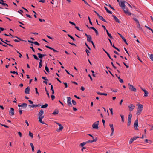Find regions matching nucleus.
Returning a JSON list of instances; mask_svg holds the SVG:
<instances>
[{
    "instance_id": "f257e3e1",
    "label": "nucleus",
    "mask_w": 153,
    "mask_h": 153,
    "mask_svg": "<svg viewBox=\"0 0 153 153\" xmlns=\"http://www.w3.org/2000/svg\"><path fill=\"white\" fill-rule=\"evenodd\" d=\"M137 106H138V108L136 114L138 116L140 115L141 113L143 110V106L142 105L140 104H137Z\"/></svg>"
},
{
    "instance_id": "f03ea898",
    "label": "nucleus",
    "mask_w": 153,
    "mask_h": 153,
    "mask_svg": "<svg viewBox=\"0 0 153 153\" xmlns=\"http://www.w3.org/2000/svg\"><path fill=\"white\" fill-rule=\"evenodd\" d=\"M131 118L132 114L131 113H130L129 115L128 116L127 123V126H129L131 124Z\"/></svg>"
},
{
    "instance_id": "7ed1b4c3",
    "label": "nucleus",
    "mask_w": 153,
    "mask_h": 153,
    "mask_svg": "<svg viewBox=\"0 0 153 153\" xmlns=\"http://www.w3.org/2000/svg\"><path fill=\"white\" fill-rule=\"evenodd\" d=\"M128 85L129 86V89L131 91L136 92L137 91V90L135 88L134 86L130 84V83H128Z\"/></svg>"
},
{
    "instance_id": "20e7f679",
    "label": "nucleus",
    "mask_w": 153,
    "mask_h": 153,
    "mask_svg": "<svg viewBox=\"0 0 153 153\" xmlns=\"http://www.w3.org/2000/svg\"><path fill=\"white\" fill-rule=\"evenodd\" d=\"M99 124V121H97L94 123L92 125L93 128L95 129H98V125Z\"/></svg>"
},
{
    "instance_id": "39448f33",
    "label": "nucleus",
    "mask_w": 153,
    "mask_h": 153,
    "mask_svg": "<svg viewBox=\"0 0 153 153\" xmlns=\"http://www.w3.org/2000/svg\"><path fill=\"white\" fill-rule=\"evenodd\" d=\"M132 8V6L129 4L128 2H125V9L126 10H129L131 9Z\"/></svg>"
},
{
    "instance_id": "423d86ee",
    "label": "nucleus",
    "mask_w": 153,
    "mask_h": 153,
    "mask_svg": "<svg viewBox=\"0 0 153 153\" xmlns=\"http://www.w3.org/2000/svg\"><path fill=\"white\" fill-rule=\"evenodd\" d=\"M55 123L57 124L59 126V129H57L56 130V131L57 132H60L63 129V127L62 126V124H61L59 123L55 122Z\"/></svg>"
},
{
    "instance_id": "0eeeda50",
    "label": "nucleus",
    "mask_w": 153,
    "mask_h": 153,
    "mask_svg": "<svg viewBox=\"0 0 153 153\" xmlns=\"http://www.w3.org/2000/svg\"><path fill=\"white\" fill-rule=\"evenodd\" d=\"M125 2H126L125 1H123L119 3L120 6L121 7L123 10L125 9Z\"/></svg>"
},
{
    "instance_id": "6e6552de",
    "label": "nucleus",
    "mask_w": 153,
    "mask_h": 153,
    "mask_svg": "<svg viewBox=\"0 0 153 153\" xmlns=\"http://www.w3.org/2000/svg\"><path fill=\"white\" fill-rule=\"evenodd\" d=\"M67 104L68 106L69 107H72V104L71 102V98L70 97H67Z\"/></svg>"
},
{
    "instance_id": "1a4fd4ad",
    "label": "nucleus",
    "mask_w": 153,
    "mask_h": 153,
    "mask_svg": "<svg viewBox=\"0 0 153 153\" xmlns=\"http://www.w3.org/2000/svg\"><path fill=\"white\" fill-rule=\"evenodd\" d=\"M138 136H135L133 138H131L129 141V144H131L133 141L136 140L137 138H139Z\"/></svg>"
},
{
    "instance_id": "9d476101",
    "label": "nucleus",
    "mask_w": 153,
    "mask_h": 153,
    "mask_svg": "<svg viewBox=\"0 0 153 153\" xmlns=\"http://www.w3.org/2000/svg\"><path fill=\"white\" fill-rule=\"evenodd\" d=\"M14 109L12 108H10L9 111V114L11 115H13L14 114Z\"/></svg>"
},
{
    "instance_id": "9b49d317",
    "label": "nucleus",
    "mask_w": 153,
    "mask_h": 153,
    "mask_svg": "<svg viewBox=\"0 0 153 153\" xmlns=\"http://www.w3.org/2000/svg\"><path fill=\"white\" fill-rule=\"evenodd\" d=\"M44 114V111L43 110L41 109L40 111V112L38 114L39 117H44V116L43 115Z\"/></svg>"
},
{
    "instance_id": "f8f14e48",
    "label": "nucleus",
    "mask_w": 153,
    "mask_h": 153,
    "mask_svg": "<svg viewBox=\"0 0 153 153\" xmlns=\"http://www.w3.org/2000/svg\"><path fill=\"white\" fill-rule=\"evenodd\" d=\"M128 107L129 108V111H132L133 109L134 108L135 106L133 104H130L129 105H128Z\"/></svg>"
},
{
    "instance_id": "ddd939ff",
    "label": "nucleus",
    "mask_w": 153,
    "mask_h": 153,
    "mask_svg": "<svg viewBox=\"0 0 153 153\" xmlns=\"http://www.w3.org/2000/svg\"><path fill=\"white\" fill-rule=\"evenodd\" d=\"M112 16L113 17L114 19L116 22L119 23H121L120 21L118 19L115 15H112Z\"/></svg>"
},
{
    "instance_id": "4468645a",
    "label": "nucleus",
    "mask_w": 153,
    "mask_h": 153,
    "mask_svg": "<svg viewBox=\"0 0 153 153\" xmlns=\"http://www.w3.org/2000/svg\"><path fill=\"white\" fill-rule=\"evenodd\" d=\"M37 55L38 56V57L40 59H42L43 57L45 56H46V54H43L40 53H38Z\"/></svg>"
},
{
    "instance_id": "2eb2a0df",
    "label": "nucleus",
    "mask_w": 153,
    "mask_h": 153,
    "mask_svg": "<svg viewBox=\"0 0 153 153\" xmlns=\"http://www.w3.org/2000/svg\"><path fill=\"white\" fill-rule=\"evenodd\" d=\"M30 90V87L28 86L25 89V94H29V93Z\"/></svg>"
},
{
    "instance_id": "dca6fc26",
    "label": "nucleus",
    "mask_w": 153,
    "mask_h": 153,
    "mask_svg": "<svg viewBox=\"0 0 153 153\" xmlns=\"http://www.w3.org/2000/svg\"><path fill=\"white\" fill-rule=\"evenodd\" d=\"M44 117H39V122L42 124H45V123L44 121H43L42 120V119L44 118Z\"/></svg>"
},
{
    "instance_id": "f3484780",
    "label": "nucleus",
    "mask_w": 153,
    "mask_h": 153,
    "mask_svg": "<svg viewBox=\"0 0 153 153\" xmlns=\"http://www.w3.org/2000/svg\"><path fill=\"white\" fill-rule=\"evenodd\" d=\"M90 28L93 29L95 32L96 35L97 36L99 35V33L98 31L94 27H91Z\"/></svg>"
},
{
    "instance_id": "a211bd4d",
    "label": "nucleus",
    "mask_w": 153,
    "mask_h": 153,
    "mask_svg": "<svg viewBox=\"0 0 153 153\" xmlns=\"http://www.w3.org/2000/svg\"><path fill=\"white\" fill-rule=\"evenodd\" d=\"M59 113V110L58 109L56 108V109L53 113H52V114L54 115H57Z\"/></svg>"
},
{
    "instance_id": "6ab92c4d",
    "label": "nucleus",
    "mask_w": 153,
    "mask_h": 153,
    "mask_svg": "<svg viewBox=\"0 0 153 153\" xmlns=\"http://www.w3.org/2000/svg\"><path fill=\"white\" fill-rule=\"evenodd\" d=\"M138 126V119L137 118L135 121L134 123V127H137Z\"/></svg>"
},
{
    "instance_id": "aec40b11",
    "label": "nucleus",
    "mask_w": 153,
    "mask_h": 153,
    "mask_svg": "<svg viewBox=\"0 0 153 153\" xmlns=\"http://www.w3.org/2000/svg\"><path fill=\"white\" fill-rule=\"evenodd\" d=\"M87 40L88 42H91L93 41L91 40L92 39V38L91 37V36L89 35V36L87 37Z\"/></svg>"
},
{
    "instance_id": "412c9836",
    "label": "nucleus",
    "mask_w": 153,
    "mask_h": 153,
    "mask_svg": "<svg viewBox=\"0 0 153 153\" xmlns=\"http://www.w3.org/2000/svg\"><path fill=\"white\" fill-rule=\"evenodd\" d=\"M124 12L126 14H127L128 15H131V13L128 11V10H123Z\"/></svg>"
},
{
    "instance_id": "4be33fe9",
    "label": "nucleus",
    "mask_w": 153,
    "mask_h": 153,
    "mask_svg": "<svg viewBox=\"0 0 153 153\" xmlns=\"http://www.w3.org/2000/svg\"><path fill=\"white\" fill-rule=\"evenodd\" d=\"M0 40L3 43H5L7 45L10 46H11V47H13V46L11 44H8L7 43H6V42H4V41L3 40V39L2 38H0Z\"/></svg>"
},
{
    "instance_id": "5701e85b",
    "label": "nucleus",
    "mask_w": 153,
    "mask_h": 153,
    "mask_svg": "<svg viewBox=\"0 0 153 153\" xmlns=\"http://www.w3.org/2000/svg\"><path fill=\"white\" fill-rule=\"evenodd\" d=\"M115 75L116 76V77H117V78L119 79V81L120 82V83H123V80L122 79H121L120 76H118L116 74H115Z\"/></svg>"
},
{
    "instance_id": "b1692460",
    "label": "nucleus",
    "mask_w": 153,
    "mask_h": 153,
    "mask_svg": "<svg viewBox=\"0 0 153 153\" xmlns=\"http://www.w3.org/2000/svg\"><path fill=\"white\" fill-rule=\"evenodd\" d=\"M0 14L5 15H9V13L7 12H0Z\"/></svg>"
},
{
    "instance_id": "393cba45",
    "label": "nucleus",
    "mask_w": 153,
    "mask_h": 153,
    "mask_svg": "<svg viewBox=\"0 0 153 153\" xmlns=\"http://www.w3.org/2000/svg\"><path fill=\"white\" fill-rule=\"evenodd\" d=\"M106 31L107 32V34L108 35V36L111 39H113V37L112 36L111 34L109 33L108 31V30H106Z\"/></svg>"
},
{
    "instance_id": "a878e982",
    "label": "nucleus",
    "mask_w": 153,
    "mask_h": 153,
    "mask_svg": "<svg viewBox=\"0 0 153 153\" xmlns=\"http://www.w3.org/2000/svg\"><path fill=\"white\" fill-rule=\"evenodd\" d=\"M97 94L98 95H104L105 96H107V93H100L99 92H97Z\"/></svg>"
},
{
    "instance_id": "bb28decb",
    "label": "nucleus",
    "mask_w": 153,
    "mask_h": 153,
    "mask_svg": "<svg viewBox=\"0 0 153 153\" xmlns=\"http://www.w3.org/2000/svg\"><path fill=\"white\" fill-rule=\"evenodd\" d=\"M98 17L100 20H102L103 21H104L105 22H107V21L101 16H100V15L99 16H98Z\"/></svg>"
},
{
    "instance_id": "cd10ccee",
    "label": "nucleus",
    "mask_w": 153,
    "mask_h": 153,
    "mask_svg": "<svg viewBox=\"0 0 153 153\" xmlns=\"http://www.w3.org/2000/svg\"><path fill=\"white\" fill-rule=\"evenodd\" d=\"M67 35L71 39L74 41H76L75 39L72 36H71L69 34H68Z\"/></svg>"
},
{
    "instance_id": "c85d7f7f",
    "label": "nucleus",
    "mask_w": 153,
    "mask_h": 153,
    "mask_svg": "<svg viewBox=\"0 0 153 153\" xmlns=\"http://www.w3.org/2000/svg\"><path fill=\"white\" fill-rule=\"evenodd\" d=\"M0 4L2 5L3 6H6L7 7H8V5L6 4V3H4V2H1V1H0Z\"/></svg>"
},
{
    "instance_id": "c756f323",
    "label": "nucleus",
    "mask_w": 153,
    "mask_h": 153,
    "mask_svg": "<svg viewBox=\"0 0 153 153\" xmlns=\"http://www.w3.org/2000/svg\"><path fill=\"white\" fill-rule=\"evenodd\" d=\"M143 91L144 92V94H145L144 96V97L147 96L148 94V92L146 90L144 91Z\"/></svg>"
},
{
    "instance_id": "7c9ffc66",
    "label": "nucleus",
    "mask_w": 153,
    "mask_h": 153,
    "mask_svg": "<svg viewBox=\"0 0 153 153\" xmlns=\"http://www.w3.org/2000/svg\"><path fill=\"white\" fill-rule=\"evenodd\" d=\"M48 106V104L47 103L45 104V105H42L41 108H47Z\"/></svg>"
},
{
    "instance_id": "2f4dec72",
    "label": "nucleus",
    "mask_w": 153,
    "mask_h": 153,
    "mask_svg": "<svg viewBox=\"0 0 153 153\" xmlns=\"http://www.w3.org/2000/svg\"><path fill=\"white\" fill-rule=\"evenodd\" d=\"M30 146H31V148H32V151L33 152H34V146H33V144L32 143H30Z\"/></svg>"
},
{
    "instance_id": "473e14b6",
    "label": "nucleus",
    "mask_w": 153,
    "mask_h": 153,
    "mask_svg": "<svg viewBox=\"0 0 153 153\" xmlns=\"http://www.w3.org/2000/svg\"><path fill=\"white\" fill-rule=\"evenodd\" d=\"M33 56L34 59L36 60H38L39 58L37 57V56L35 54H33Z\"/></svg>"
},
{
    "instance_id": "72a5a7b5",
    "label": "nucleus",
    "mask_w": 153,
    "mask_h": 153,
    "mask_svg": "<svg viewBox=\"0 0 153 153\" xmlns=\"http://www.w3.org/2000/svg\"><path fill=\"white\" fill-rule=\"evenodd\" d=\"M28 106L29 107H32V108H33V107H37V105H29Z\"/></svg>"
},
{
    "instance_id": "f704fd0d",
    "label": "nucleus",
    "mask_w": 153,
    "mask_h": 153,
    "mask_svg": "<svg viewBox=\"0 0 153 153\" xmlns=\"http://www.w3.org/2000/svg\"><path fill=\"white\" fill-rule=\"evenodd\" d=\"M86 144V143H85V142H84L82 143H81L80 145L79 146L81 147H83L84 145H85V144Z\"/></svg>"
},
{
    "instance_id": "c9c22d12",
    "label": "nucleus",
    "mask_w": 153,
    "mask_h": 153,
    "mask_svg": "<svg viewBox=\"0 0 153 153\" xmlns=\"http://www.w3.org/2000/svg\"><path fill=\"white\" fill-rule=\"evenodd\" d=\"M21 105H22V107L26 108L27 106V104L26 103H23Z\"/></svg>"
},
{
    "instance_id": "e433bc0d",
    "label": "nucleus",
    "mask_w": 153,
    "mask_h": 153,
    "mask_svg": "<svg viewBox=\"0 0 153 153\" xmlns=\"http://www.w3.org/2000/svg\"><path fill=\"white\" fill-rule=\"evenodd\" d=\"M45 69L47 72L48 73L49 72V69L48 68L47 66V65H46V66L45 67Z\"/></svg>"
},
{
    "instance_id": "4c0bfd02",
    "label": "nucleus",
    "mask_w": 153,
    "mask_h": 153,
    "mask_svg": "<svg viewBox=\"0 0 153 153\" xmlns=\"http://www.w3.org/2000/svg\"><path fill=\"white\" fill-rule=\"evenodd\" d=\"M115 49H116V50H117L118 51H119V52H120V50L118 49V48H117L116 47H115L114 45V44H113L112 45H111Z\"/></svg>"
},
{
    "instance_id": "58836bf2",
    "label": "nucleus",
    "mask_w": 153,
    "mask_h": 153,
    "mask_svg": "<svg viewBox=\"0 0 153 153\" xmlns=\"http://www.w3.org/2000/svg\"><path fill=\"white\" fill-rule=\"evenodd\" d=\"M29 136L31 137L32 138L33 137V134L30 131L29 132Z\"/></svg>"
},
{
    "instance_id": "ea45409f",
    "label": "nucleus",
    "mask_w": 153,
    "mask_h": 153,
    "mask_svg": "<svg viewBox=\"0 0 153 153\" xmlns=\"http://www.w3.org/2000/svg\"><path fill=\"white\" fill-rule=\"evenodd\" d=\"M109 126L111 129V130H114V127H113V124H109Z\"/></svg>"
},
{
    "instance_id": "a19ab883",
    "label": "nucleus",
    "mask_w": 153,
    "mask_h": 153,
    "mask_svg": "<svg viewBox=\"0 0 153 153\" xmlns=\"http://www.w3.org/2000/svg\"><path fill=\"white\" fill-rule=\"evenodd\" d=\"M85 52H86L87 55L88 56H89V54H88L89 53H90V52L87 49H86L85 50Z\"/></svg>"
},
{
    "instance_id": "79ce46f5",
    "label": "nucleus",
    "mask_w": 153,
    "mask_h": 153,
    "mask_svg": "<svg viewBox=\"0 0 153 153\" xmlns=\"http://www.w3.org/2000/svg\"><path fill=\"white\" fill-rule=\"evenodd\" d=\"M33 44H34L36 45H37L38 46H39L40 45V44L37 41L34 42Z\"/></svg>"
},
{
    "instance_id": "37998d69",
    "label": "nucleus",
    "mask_w": 153,
    "mask_h": 153,
    "mask_svg": "<svg viewBox=\"0 0 153 153\" xmlns=\"http://www.w3.org/2000/svg\"><path fill=\"white\" fill-rule=\"evenodd\" d=\"M97 140V138L96 137L95 139H94L92 140H91V143H93L94 142H96Z\"/></svg>"
},
{
    "instance_id": "c03bdc74",
    "label": "nucleus",
    "mask_w": 153,
    "mask_h": 153,
    "mask_svg": "<svg viewBox=\"0 0 153 153\" xmlns=\"http://www.w3.org/2000/svg\"><path fill=\"white\" fill-rule=\"evenodd\" d=\"M14 37H16V38H17L19 40V41H24L23 40L21 39L20 38L18 37H17V36H14Z\"/></svg>"
},
{
    "instance_id": "a18cd8bd",
    "label": "nucleus",
    "mask_w": 153,
    "mask_h": 153,
    "mask_svg": "<svg viewBox=\"0 0 153 153\" xmlns=\"http://www.w3.org/2000/svg\"><path fill=\"white\" fill-rule=\"evenodd\" d=\"M123 39V40L124 41V42H125V43L127 45H128V44L127 42H126V39H125V38L124 37L122 39Z\"/></svg>"
},
{
    "instance_id": "49530a36",
    "label": "nucleus",
    "mask_w": 153,
    "mask_h": 153,
    "mask_svg": "<svg viewBox=\"0 0 153 153\" xmlns=\"http://www.w3.org/2000/svg\"><path fill=\"white\" fill-rule=\"evenodd\" d=\"M73 104L74 105H76V102L74 100H73L72 101Z\"/></svg>"
},
{
    "instance_id": "de8ad7c7",
    "label": "nucleus",
    "mask_w": 153,
    "mask_h": 153,
    "mask_svg": "<svg viewBox=\"0 0 153 153\" xmlns=\"http://www.w3.org/2000/svg\"><path fill=\"white\" fill-rule=\"evenodd\" d=\"M120 116L121 117L122 119V122H124V116L123 115H120Z\"/></svg>"
},
{
    "instance_id": "09e8293b",
    "label": "nucleus",
    "mask_w": 153,
    "mask_h": 153,
    "mask_svg": "<svg viewBox=\"0 0 153 153\" xmlns=\"http://www.w3.org/2000/svg\"><path fill=\"white\" fill-rule=\"evenodd\" d=\"M111 63L112 66H113V67H114V68L115 69H117V68L114 65L113 62H111Z\"/></svg>"
},
{
    "instance_id": "8fccbe9b",
    "label": "nucleus",
    "mask_w": 153,
    "mask_h": 153,
    "mask_svg": "<svg viewBox=\"0 0 153 153\" xmlns=\"http://www.w3.org/2000/svg\"><path fill=\"white\" fill-rule=\"evenodd\" d=\"M148 7L150 9H153V5L152 4H150L148 6Z\"/></svg>"
},
{
    "instance_id": "3c124183",
    "label": "nucleus",
    "mask_w": 153,
    "mask_h": 153,
    "mask_svg": "<svg viewBox=\"0 0 153 153\" xmlns=\"http://www.w3.org/2000/svg\"><path fill=\"white\" fill-rule=\"evenodd\" d=\"M45 47L47 48H48L51 50H53V48H52V47H51L50 46H47V45H45Z\"/></svg>"
},
{
    "instance_id": "603ef678",
    "label": "nucleus",
    "mask_w": 153,
    "mask_h": 153,
    "mask_svg": "<svg viewBox=\"0 0 153 153\" xmlns=\"http://www.w3.org/2000/svg\"><path fill=\"white\" fill-rule=\"evenodd\" d=\"M69 23L70 24H72V25H74V26H76V24H75V23H74V22H71V21H69Z\"/></svg>"
},
{
    "instance_id": "864d4df0",
    "label": "nucleus",
    "mask_w": 153,
    "mask_h": 153,
    "mask_svg": "<svg viewBox=\"0 0 153 153\" xmlns=\"http://www.w3.org/2000/svg\"><path fill=\"white\" fill-rule=\"evenodd\" d=\"M35 91H36V94H37L38 95H39V93L38 92V91L37 88H35Z\"/></svg>"
},
{
    "instance_id": "5fc2aeb1",
    "label": "nucleus",
    "mask_w": 153,
    "mask_h": 153,
    "mask_svg": "<svg viewBox=\"0 0 153 153\" xmlns=\"http://www.w3.org/2000/svg\"><path fill=\"white\" fill-rule=\"evenodd\" d=\"M137 27L140 30H142V28L140 26V24H138Z\"/></svg>"
},
{
    "instance_id": "6e6d98bb",
    "label": "nucleus",
    "mask_w": 153,
    "mask_h": 153,
    "mask_svg": "<svg viewBox=\"0 0 153 153\" xmlns=\"http://www.w3.org/2000/svg\"><path fill=\"white\" fill-rule=\"evenodd\" d=\"M109 110H110V111L111 114L112 115H113V109L112 108H110Z\"/></svg>"
},
{
    "instance_id": "4d7b16f0",
    "label": "nucleus",
    "mask_w": 153,
    "mask_h": 153,
    "mask_svg": "<svg viewBox=\"0 0 153 153\" xmlns=\"http://www.w3.org/2000/svg\"><path fill=\"white\" fill-rule=\"evenodd\" d=\"M20 11H18V12L21 14L22 16H23V15L22 13H23V10H19Z\"/></svg>"
},
{
    "instance_id": "13d9d810",
    "label": "nucleus",
    "mask_w": 153,
    "mask_h": 153,
    "mask_svg": "<svg viewBox=\"0 0 153 153\" xmlns=\"http://www.w3.org/2000/svg\"><path fill=\"white\" fill-rule=\"evenodd\" d=\"M51 98L52 99V100H53L55 98V96L54 95H51Z\"/></svg>"
},
{
    "instance_id": "bf43d9fd",
    "label": "nucleus",
    "mask_w": 153,
    "mask_h": 153,
    "mask_svg": "<svg viewBox=\"0 0 153 153\" xmlns=\"http://www.w3.org/2000/svg\"><path fill=\"white\" fill-rule=\"evenodd\" d=\"M45 1H46L45 0H40L38 1H39V2H42V3H43L45 2Z\"/></svg>"
},
{
    "instance_id": "052dcab7",
    "label": "nucleus",
    "mask_w": 153,
    "mask_h": 153,
    "mask_svg": "<svg viewBox=\"0 0 153 153\" xmlns=\"http://www.w3.org/2000/svg\"><path fill=\"white\" fill-rule=\"evenodd\" d=\"M1 126H4V127H6V128H9V127L8 126H7V125H5L2 124H1Z\"/></svg>"
},
{
    "instance_id": "680f3d73",
    "label": "nucleus",
    "mask_w": 153,
    "mask_h": 153,
    "mask_svg": "<svg viewBox=\"0 0 153 153\" xmlns=\"http://www.w3.org/2000/svg\"><path fill=\"white\" fill-rule=\"evenodd\" d=\"M112 91L114 92H116L117 91V89H111Z\"/></svg>"
},
{
    "instance_id": "e2e57ef3",
    "label": "nucleus",
    "mask_w": 153,
    "mask_h": 153,
    "mask_svg": "<svg viewBox=\"0 0 153 153\" xmlns=\"http://www.w3.org/2000/svg\"><path fill=\"white\" fill-rule=\"evenodd\" d=\"M68 43L69 44H71L72 45L75 46H76V45L74 43H71V42H68Z\"/></svg>"
},
{
    "instance_id": "0e129e2a",
    "label": "nucleus",
    "mask_w": 153,
    "mask_h": 153,
    "mask_svg": "<svg viewBox=\"0 0 153 153\" xmlns=\"http://www.w3.org/2000/svg\"><path fill=\"white\" fill-rule=\"evenodd\" d=\"M63 83L64 84V85L65 86V88H67L68 87L67 83L66 82H63Z\"/></svg>"
},
{
    "instance_id": "69168bd1",
    "label": "nucleus",
    "mask_w": 153,
    "mask_h": 153,
    "mask_svg": "<svg viewBox=\"0 0 153 153\" xmlns=\"http://www.w3.org/2000/svg\"><path fill=\"white\" fill-rule=\"evenodd\" d=\"M124 49L125 50V51L126 52V53L129 56H130V55H129V53H128V51L125 48H124Z\"/></svg>"
},
{
    "instance_id": "338daca9",
    "label": "nucleus",
    "mask_w": 153,
    "mask_h": 153,
    "mask_svg": "<svg viewBox=\"0 0 153 153\" xmlns=\"http://www.w3.org/2000/svg\"><path fill=\"white\" fill-rule=\"evenodd\" d=\"M150 58L151 60L153 61V54H152L150 55Z\"/></svg>"
},
{
    "instance_id": "774afa93",
    "label": "nucleus",
    "mask_w": 153,
    "mask_h": 153,
    "mask_svg": "<svg viewBox=\"0 0 153 153\" xmlns=\"http://www.w3.org/2000/svg\"><path fill=\"white\" fill-rule=\"evenodd\" d=\"M18 134L19 135V136H20V137H22V133L20 132H18Z\"/></svg>"
}]
</instances>
